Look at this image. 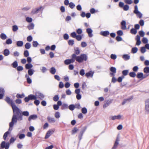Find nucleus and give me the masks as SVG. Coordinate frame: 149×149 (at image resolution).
Instances as JSON below:
<instances>
[{
    "label": "nucleus",
    "mask_w": 149,
    "mask_h": 149,
    "mask_svg": "<svg viewBox=\"0 0 149 149\" xmlns=\"http://www.w3.org/2000/svg\"><path fill=\"white\" fill-rule=\"evenodd\" d=\"M16 96L17 98L19 99L23 98L25 96V95L24 93H22V94L17 93L16 95Z\"/></svg>",
    "instance_id": "30"
},
{
    "label": "nucleus",
    "mask_w": 149,
    "mask_h": 149,
    "mask_svg": "<svg viewBox=\"0 0 149 149\" xmlns=\"http://www.w3.org/2000/svg\"><path fill=\"white\" fill-rule=\"evenodd\" d=\"M54 132V131L51 130H49L48 131L46 134L45 136V139H47Z\"/></svg>",
    "instance_id": "8"
},
{
    "label": "nucleus",
    "mask_w": 149,
    "mask_h": 149,
    "mask_svg": "<svg viewBox=\"0 0 149 149\" xmlns=\"http://www.w3.org/2000/svg\"><path fill=\"white\" fill-rule=\"evenodd\" d=\"M35 101H34V104H36V106H38L39 105L40 102L39 100L36 99V100H34Z\"/></svg>",
    "instance_id": "62"
},
{
    "label": "nucleus",
    "mask_w": 149,
    "mask_h": 149,
    "mask_svg": "<svg viewBox=\"0 0 149 149\" xmlns=\"http://www.w3.org/2000/svg\"><path fill=\"white\" fill-rule=\"evenodd\" d=\"M79 130L76 127H74L72 131V134H74Z\"/></svg>",
    "instance_id": "34"
},
{
    "label": "nucleus",
    "mask_w": 149,
    "mask_h": 149,
    "mask_svg": "<svg viewBox=\"0 0 149 149\" xmlns=\"http://www.w3.org/2000/svg\"><path fill=\"white\" fill-rule=\"evenodd\" d=\"M65 64L66 65H69L71 63L69 59H66L64 61Z\"/></svg>",
    "instance_id": "64"
},
{
    "label": "nucleus",
    "mask_w": 149,
    "mask_h": 149,
    "mask_svg": "<svg viewBox=\"0 0 149 149\" xmlns=\"http://www.w3.org/2000/svg\"><path fill=\"white\" fill-rule=\"evenodd\" d=\"M68 109L71 111H73L75 108L74 105L73 104H70L68 107Z\"/></svg>",
    "instance_id": "31"
},
{
    "label": "nucleus",
    "mask_w": 149,
    "mask_h": 149,
    "mask_svg": "<svg viewBox=\"0 0 149 149\" xmlns=\"http://www.w3.org/2000/svg\"><path fill=\"white\" fill-rule=\"evenodd\" d=\"M25 77L26 78L27 82L28 84H30L31 83L32 80L27 74H25Z\"/></svg>",
    "instance_id": "18"
},
{
    "label": "nucleus",
    "mask_w": 149,
    "mask_h": 149,
    "mask_svg": "<svg viewBox=\"0 0 149 149\" xmlns=\"http://www.w3.org/2000/svg\"><path fill=\"white\" fill-rule=\"evenodd\" d=\"M36 96L32 94H30L24 98V100L26 102H28L30 100H33L37 99Z\"/></svg>",
    "instance_id": "3"
},
{
    "label": "nucleus",
    "mask_w": 149,
    "mask_h": 149,
    "mask_svg": "<svg viewBox=\"0 0 149 149\" xmlns=\"http://www.w3.org/2000/svg\"><path fill=\"white\" fill-rule=\"evenodd\" d=\"M34 72V70L33 69H29L28 71V74L29 76H31L33 74Z\"/></svg>",
    "instance_id": "25"
},
{
    "label": "nucleus",
    "mask_w": 149,
    "mask_h": 149,
    "mask_svg": "<svg viewBox=\"0 0 149 149\" xmlns=\"http://www.w3.org/2000/svg\"><path fill=\"white\" fill-rule=\"evenodd\" d=\"M75 6V4L72 2H70L69 4V7L71 9H73Z\"/></svg>",
    "instance_id": "47"
},
{
    "label": "nucleus",
    "mask_w": 149,
    "mask_h": 149,
    "mask_svg": "<svg viewBox=\"0 0 149 149\" xmlns=\"http://www.w3.org/2000/svg\"><path fill=\"white\" fill-rule=\"evenodd\" d=\"M136 77L138 79H140L141 78H144L145 77H143V74L142 72H139L136 75Z\"/></svg>",
    "instance_id": "22"
},
{
    "label": "nucleus",
    "mask_w": 149,
    "mask_h": 149,
    "mask_svg": "<svg viewBox=\"0 0 149 149\" xmlns=\"http://www.w3.org/2000/svg\"><path fill=\"white\" fill-rule=\"evenodd\" d=\"M26 21L28 22H31L32 21V19L31 18L29 17H27L26 18Z\"/></svg>",
    "instance_id": "61"
},
{
    "label": "nucleus",
    "mask_w": 149,
    "mask_h": 149,
    "mask_svg": "<svg viewBox=\"0 0 149 149\" xmlns=\"http://www.w3.org/2000/svg\"><path fill=\"white\" fill-rule=\"evenodd\" d=\"M100 34L104 36H106L109 34V32L108 31H102L100 32Z\"/></svg>",
    "instance_id": "16"
},
{
    "label": "nucleus",
    "mask_w": 149,
    "mask_h": 149,
    "mask_svg": "<svg viewBox=\"0 0 149 149\" xmlns=\"http://www.w3.org/2000/svg\"><path fill=\"white\" fill-rule=\"evenodd\" d=\"M24 56L25 57H27L29 55V51L27 50H25L24 51Z\"/></svg>",
    "instance_id": "48"
},
{
    "label": "nucleus",
    "mask_w": 149,
    "mask_h": 149,
    "mask_svg": "<svg viewBox=\"0 0 149 149\" xmlns=\"http://www.w3.org/2000/svg\"><path fill=\"white\" fill-rule=\"evenodd\" d=\"M77 55L75 54H73L72 55V58L69 59L71 63H74L75 60H76Z\"/></svg>",
    "instance_id": "13"
},
{
    "label": "nucleus",
    "mask_w": 149,
    "mask_h": 149,
    "mask_svg": "<svg viewBox=\"0 0 149 149\" xmlns=\"http://www.w3.org/2000/svg\"><path fill=\"white\" fill-rule=\"evenodd\" d=\"M59 97L58 95H55L53 97V100L54 101H57L59 100Z\"/></svg>",
    "instance_id": "57"
},
{
    "label": "nucleus",
    "mask_w": 149,
    "mask_h": 149,
    "mask_svg": "<svg viewBox=\"0 0 149 149\" xmlns=\"http://www.w3.org/2000/svg\"><path fill=\"white\" fill-rule=\"evenodd\" d=\"M81 111L84 114H86L87 112V110L86 108L85 107L82 108L81 109Z\"/></svg>",
    "instance_id": "33"
},
{
    "label": "nucleus",
    "mask_w": 149,
    "mask_h": 149,
    "mask_svg": "<svg viewBox=\"0 0 149 149\" xmlns=\"http://www.w3.org/2000/svg\"><path fill=\"white\" fill-rule=\"evenodd\" d=\"M10 134V132L9 131H7L4 134L3 136V138L4 140H6L7 137L8 135Z\"/></svg>",
    "instance_id": "43"
},
{
    "label": "nucleus",
    "mask_w": 149,
    "mask_h": 149,
    "mask_svg": "<svg viewBox=\"0 0 149 149\" xmlns=\"http://www.w3.org/2000/svg\"><path fill=\"white\" fill-rule=\"evenodd\" d=\"M87 56L86 54H81L80 56H77L76 61L79 63L82 62L84 61H86Z\"/></svg>",
    "instance_id": "2"
},
{
    "label": "nucleus",
    "mask_w": 149,
    "mask_h": 149,
    "mask_svg": "<svg viewBox=\"0 0 149 149\" xmlns=\"http://www.w3.org/2000/svg\"><path fill=\"white\" fill-rule=\"evenodd\" d=\"M125 77L123 76L119 77L117 79V81L119 83L121 82L122 81L123 79Z\"/></svg>",
    "instance_id": "40"
},
{
    "label": "nucleus",
    "mask_w": 149,
    "mask_h": 149,
    "mask_svg": "<svg viewBox=\"0 0 149 149\" xmlns=\"http://www.w3.org/2000/svg\"><path fill=\"white\" fill-rule=\"evenodd\" d=\"M18 28L16 25H14L12 26V30L14 32H15L17 30Z\"/></svg>",
    "instance_id": "44"
},
{
    "label": "nucleus",
    "mask_w": 149,
    "mask_h": 149,
    "mask_svg": "<svg viewBox=\"0 0 149 149\" xmlns=\"http://www.w3.org/2000/svg\"><path fill=\"white\" fill-rule=\"evenodd\" d=\"M126 22L125 20H123L121 23V29L123 30H125L126 29Z\"/></svg>",
    "instance_id": "11"
},
{
    "label": "nucleus",
    "mask_w": 149,
    "mask_h": 149,
    "mask_svg": "<svg viewBox=\"0 0 149 149\" xmlns=\"http://www.w3.org/2000/svg\"><path fill=\"white\" fill-rule=\"evenodd\" d=\"M145 109L146 112L149 113V98L145 101Z\"/></svg>",
    "instance_id": "5"
},
{
    "label": "nucleus",
    "mask_w": 149,
    "mask_h": 149,
    "mask_svg": "<svg viewBox=\"0 0 149 149\" xmlns=\"http://www.w3.org/2000/svg\"><path fill=\"white\" fill-rule=\"evenodd\" d=\"M25 135L24 134H20L19 136V138L21 139L24 138L25 137Z\"/></svg>",
    "instance_id": "60"
},
{
    "label": "nucleus",
    "mask_w": 149,
    "mask_h": 149,
    "mask_svg": "<svg viewBox=\"0 0 149 149\" xmlns=\"http://www.w3.org/2000/svg\"><path fill=\"white\" fill-rule=\"evenodd\" d=\"M119 141V139L117 138L114 144L111 149H115L116 148L117 146L119 144L118 142Z\"/></svg>",
    "instance_id": "14"
},
{
    "label": "nucleus",
    "mask_w": 149,
    "mask_h": 149,
    "mask_svg": "<svg viewBox=\"0 0 149 149\" xmlns=\"http://www.w3.org/2000/svg\"><path fill=\"white\" fill-rule=\"evenodd\" d=\"M33 65L31 63H28L26 64L25 65V68L27 70H29V69H32L31 68L33 67Z\"/></svg>",
    "instance_id": "17"
},
{
    "label": "nucleus",
    "mask_w": 149,
    "mask_h": 149,
    "mask_svg": "<svg viewBox=\"0 0 149 149\" xmlns=\"http://www.w3.org/2000/svg\"><path fill=\"white\" fill-rule=\"evenodd\" d=\"M135 14H136L137 17L140 18H141L142 17V14L140 11Z\"/></svg>",
    "instance_id": "56"
},
{
    "label": "nucleus",
    "mask_w": 149,
    "mask_h": 149,
    "mask_svg": "<svg viewBox=\"0 0 149 149\" xmlns=\"http://www.w3.org/2000/svg\"><path fill=\"white\" fill-rule=\"evenodd\" d=\"M139 34L140 36L143 37L145 35V33L143 31H140L139 32Z\"/></svg>",
    "instance_id": "59"
},
{
    "label": "nucleus",
    "mask_w": 149,
    "mask_h": 149,
    "mask_svg": "<svg viewBox=\"0 0 149 149\" xmlns=\"http://www.w3.org/2000/svg\"><path fill=\"white\" fill-rule=\"evenodd\" d=\"M134 10L133 12L134 14L137 13L139 12L138 10V6L137 5H135L134 7Z\"/></svg>",
    "instance_id": "45"
},
{
    "label": "nucleus",
    "mask_w": 149,
    "mask_h": 149,
    "mask_svg": "<svg viewBox=\"0 0 149 149\" xmlns=\"http://www.w3.org/2000/svg\"><path fill=\"white\" fill-rule=\"evenodd\" d=\"M138 50V48L136 47H134L132 49V52L133 54H135L137 52Z\"/></svg>",
    "instance_id": "39"
},
{
    "label": "nucleus",
    "mask_w": 149,
    "mask_h": 149,
    "mask_svg": "<svg viewBox=\"0 0 149 149\" xmlns=\"http://www.w3.org/2000/svg\"><path fill=\"white\" fill-rule=\"evenodd\" d=\"M32 44L33 46L34 47H36L39 45L38 42L36 41H33Z\"/></svg>",
    "instance_id": "49"
},
{
    "label": "nucleus",
    "mask_w": 149,
    "mask_h": 149,
    "mask_svg": "<svg viewBox=\"0 0 149 149\" xmlns=\"http://www.w3.org/2000/svg\"><path fill=\"white\" fill-rule=\"evenodd\" d=\"M121 116L120 115H118L117 116H112L110 117V118L111 119L114 120L116 119L119 120L121 118Z\"/></svg>",
    "instance_id": "12"
},
{
    "label": "nucleus",
    "mask_w": 149,
    "mask_h": 149,
    "mask_svg": "<svg viewBox=\"0 0 149 149\" xmlns=\"http://www.w3.org/2000/svg\"><path fill=\"white\" fill-rule=\"evenodd\" d=\"M69 45L72 46L74 44V40H70L68 41Z\"/></svg>",
    "instance_id": "54"
},
{
    "label": "nucleus",
    "mask_w": 149,
    "mask_h": 149,
    "mask_svg": "<svg viewBox=\"0 0 149 149\" xmlns=\"http://www.w3.org/2000/svg\"><path fill=\"white\" fill-rule=\"evenodd\" d=\"M13 67L14 68H16L18 66V63L17 61H15L12 64Z\"/></svg>",
    "instance_id": "42"
},
{
    "label": "nucleus",
    "mask_w": 149,
    "mask_h": 149,
    "mask_svg": "<svg viewBox=\"0 0 149 149\" xmlns=\"http://www.w3.org/2000/svg\"><path fill=\"white\" fill-rule=\"evenodd\" d=\"M129 70H123L122 71V74L124 76H126L127 75Z\"/></svg>",
    "instance_id": "29"
},
{
    "label": "nucleus",
    "mask_w": 149,
    "mask_h": 149,
    "mask_svg": "<svg viewBox=\"0 0 149 149\" xmlns=\"http://www.w3.org/2000/svg\"><path fill=\"white\" fill-rule=\"evenodd\" d=\"M122 58L125 61H127L130 58V56L128 54H125L123 55Z\"/></svg>",
    "instance_id": "20"
},
{
    "label": "nucleus",
    "mask_w": 149,
    "mask_h": 149,
    "mask_svg": "<svg viewBox=\"0 0 149 149\" xmlns=\"http://www.w3.org/2000/svg\"><path fill=\"white\" fill-rule=\"evenodd\" d=\"M129 76L132 77L134 78L136 76V74L134 72H130L129 74Z\"/></svg>",
    "instance_id": "36"
},
{
    "label": "nucleus",
    "mask_w": 149,
    "mask_h": 149,
    "mask_svg": "<svg viewBox=\"0 0 149 149\" xmlns=\"http://www.w3.org/2000/svg\"><path fill=\"white\" fill-rule=\"evenodd\" d=\"M68 108V105L65 103L63 104L62 106L61 109H64Z\"/></svg>",
    "instance_id": "53"
},
{
    "label": "nucleus",
    "mask_w": 149,
    "mask_h": 149,
    "mask_svg": "<svg viewBox=\"0 0 149 149\" xmlns=\"http://www.w3.org/2000/svg\"><path fill=\"white\" fill-rule=\"evenodd\" d=\"M10 143L8 142L6 143L5 141H2L0 144V149H8L10 146Z\"/></svg>",
    "instance_id": "4"
},
{
    "label": "nucleus",
    "mask_w": 149,
    "mask_h": 149,
    "mask_svg": "<svg viewBox=\"0 0 149 149\" xmlns=\"http://www.w3.org/2000/svg\"><path fill=\"white\" fill-rule=\"evenodd\" d=\"M118 36H121L123 35V32L121 30H118L117 32Z\"/></svg>",
    "instance_id": "63"
},
{
    "label": "nucleus",
    "mask_w": 149,
    "mask_h": 149,
    "mask_svg": "<svg viewBox=\"0 0 149 149\" xmlns=\"http://www.w3.org/2000/svg\"><path fill=\"white\" fill-rule=\"evenodd\" d=\"M110 71L111 72H113V73H116V68L113 67H111L110 68Z\"/></svg>",
    "instance_id": "32"
},
{
    "label": "nucleus",
    "mask_w": 149,
    "mask_h": 149,
    "mask_svg": "<svg viewBox=\"0 0 149 149\" xmlns=\"http://www.w3.org/2000/svg\"><path fill=\"white\" fill-rule=\"evenodd\" d=\"M140 51L142 53H144L146 51V48L144 47H141Z\"/></svg>",
    "instance_id": "51"
},
{
    "label": "nucleus",
    "mask_w": 149,
    "mask_h": 149,
    "mask_svg": "<svg viewBox=\"0 0 149 149\" xmlns=\"http://www.w3.org/2000/svg\"><path fill=\"white\" fill-rule=\"evenodd\" d=\"M23 67L21 66H18L17 68V70L18 71H22L23 70Z\"/></svg>",
    "instance_id": "55"
},
{
    "label": "nucleus",
    "mask_w": 149,
    "mask_h": 149,
    "mask_svg": "<svg viewBox=\"0 0 149 149\" xmlns=\"http://www.w3.org/2000/svg\"><path fill=\"white\" fill-rule=\"evenodd\" d=\"M47 119L49 123H53L55 122V120L54 118H51L49 116H48L47 117Z\"/></svg>",
    "instance_id": "23"
},
{
    "label": "nucleus",
    "mask_w": 149,
    "mask_h": 149,
    "mask_svg": "<svg viewBox=\"0 0 149 149\" xmlns=\"http://www.w3.org/2000/svg\"><path fill=\"white\" fill-rule=\"evenodd\" d=\"M23 45V42L22 41H18L16 42V45L18 47H21Z\"/></svg>",
    "instance_id": "24"
},
{
    "label": "nucleus",
    "mask_w": 149,
    "mask_h": 149,
    "mask_svg": "<svg viewBox=\"0 0 149 149\" xmlns=\"http://www.w3.org/2000/svg\"><path fill=\"white\" fill-rule=\"evenodd\" d=\"M86 32L88 34L90 37H92L93 36L92 33L93 32V30L90 28H88L86 29Z\"/></svg>",
    "instance_id": "9"
},
{
    "label": "nucleus",
    "mask_w": 149,
    "mask_h": 149,
    "mask_svg": "<svg viewBox=\"0 0 149 149\" xmlns=\"http://www.w3.org/2000/svg\"><path fill=\"white\" fill-rule=\"evenodd\" d=\"M50 72L52 74H54L55 73L56 70L55 68L52 67L49 70Z\"/></svg>",
    "instance_id": "26"
},
{
    "label": "nucleus",
    "mask_w": 149,
    "mask_h": 149,
    "mask_svg": "<svg viewBox=\"0 0 149 149\" xmlns=\"http://www.w3.org/2000/svg\"><path fill=\"white\" fill-rule=\"evenodd\" d=\"M94 72L91 71H90L88 72H87L85 74V76L87 77H92L93 76Z\"/></svg>",
    "instance_id": "19"
},
{
    "label": "nucleus",
    "mask_w": 149,
    "mask_h": 149,
    "mask_svg": "<svg viewBox=\"0 0 149 149\" xmlns=\"http://www.w3.org/2000/svg\"><path fill=\"white\" fill-rule=\"evenodd\" d=\"M143 71L146 73H149V67H146L143 69Z\"/></svg>",
    "instance_id": "46"
},
{
    "label": "nucleus",
    "mask_w": 149,
    "mask_h": 149,
    "mask_svg": "<svg viewBox=\"0 0 149 149\" xmlns=\"http://www.w3.org/2000/svg\"><path fill=\"white\" fill-rule=\"evenodd\" d=\"M12 41L10 38L7 39L5 43L7 45H10L12 43Z\"/></svg>",
    "instance_id": "41"
},
{
    "label": "nucleus",
    "mask_w": 149,
    "mask_h": 149,
    "mask_svg": "<svg viewBox=\"0 0 149 149\" xmlns=\"http://www.w3.org/2000/svg\"><path fill=\"white\" fill-rule=\"evenodd\" d=\"M123 9L125 11L128 10L129 8V6L128 5H125L123 7Z\"/></svg>",
    "instance_id": "50"
},
{
    "label": "nucleus",
    "mask_w": 149,
    "mask_h": 149,
    "mask_svg": "<svg viewBox=\"0 0 149 149\" xmlns=\"http://www.w3.org/2000/svg\"><path fill=\"white\" fill-rule=\"evenodd\" d=\"M3 54L5 56H7L10 54L9 50L7 49H4L3 52Z\"/></svg>",
    "instance_id": "21"
},
{
    "label": "nucleus",
    "mask_w": 149,
    "mask_h": 149,
    "mask_svg": "<svg viewBox=\"0 0 149 149\" xmlns=\"http://www.w3.org/2000/svg\"><path fill=\"white\" fill-rule=\"evenodd\" d=\"M42 8V6L39 7L37 8L33 9L31 12V14L33 15H34L36 14H37L38 13L39 11H40L41 9Z\"/></svg>",
    "instance_id": "6"
},
{
    "label": "nucleus",
    "mask_w": 149,
    "mask_h": 149,
    "mask_svg": "<svg viewBox=\"0 0 149 149\" xmlns=\"http://www.w3.org/2000/svg\"><path fill=\"white\" fill-rule=\"evenodd\" d=\"M35 94L36 96H38V98L41 100H42L45 97V95L39 91L36 92Z\"/></svg>",
    "instance_id": "7"
},
{
    "label": "nucleus",
    "mask_w": 149,
    "mask_h": 149,
    "mask_svg": "<svg viewBox=\"0 0 149 149\" xmlns=\"http://www.w3.org/2000/svg\"><path fill=\"white\" fill-rule=\"evenodd\" d=\"M31 44L29 42L26 43L25 45V48L27 49H29L31 48Z\"/></svg>",
    "instance_id": "35"
},
{
    "label": "nucleus",
    "mask_w": 149,
    "mask_h": 149,
    "mask_svg": "<svg viewBox=\"0 0 149 149\" xmlns=\"http://www.w3.org/2000/svg\"><path fill=\"white\" fill-rule=\"evenodd\" d=\"M148 40L146 38L144 37L142 39V42L144 44H146L148 43Z\"/></svg>",
    "instance_id": "52"
},
{
    "label": "nucleus",
    "mask_w": 149,
    "mask_h": 149,
    "mask_svg": "<svg viewBox=\"0 0 149 149\" xmlns=\"http://www.w3.org/2000/svg\"><path fill=\"white\" fill-rule=\"evenodd\" d=\"M34 25L33 23H31L27 27L29 30L33 29H34Z\"/></svg>",
    "instance_id": "28"
},
{
    "label": "nucleus",
    "mask_w": 149,
    "mask_h": 149,
    "mask_svg": "<svg viewBox=\"0 0 149 149\" xmlns=\"http://www.w3.org/2000/svg\"><path fill=\"white\" fill-rule=\"evenodd\" d=\"M0 38L2 40H4L7 38V36L6 34L4 33H1L0 35Z\"/></svg>",
    "instance_id": "27"
},
{
    "label": "nucleus",
    "mask_w": 149,
    "mask_h": 149,
    "mask_svg": "<svg viewBox=\"0 0 149 149\" xmlns=\"http://www.w3.org/2000/svg\"><path fill=\"white\" fill-rule=\"evenodd\" d=\"M137 32V30L134 28H132L130 30V33L133 34H136Z\"/></svg>",
    "instance_id": "38"
},
{
    "label": "nucleus",
    "mask_w": 149,
    "mask_h": 149,
    "mask_svg": "<svg viewBox=\"0 0 149 149\" xmlns=\"http://www.w3.org/2000/svg\"><path fill=\"white\" fill-rule=\"evenodd\" d=\"M37 118V116L36 115L33 114L30 116L28 118V120L30 121L31 120H34Z\"/></svg>",
    "instance_id": "15"
},
{
    "label": "nucleus",
    "mask_w": 149,
    "mask_h": 149,
    "mask_svg": "<svg viewBox=\"0 0 149 149\" xmlns=\"http://www.w3.org/2000/svg\"><path fill=\"white\" fill-rule=\"evenodd\" d=\"M5 101L9 104H10L12 108L13 114L12 118L11 125L17 123V121H20L23 120V116L28 117L29 113L28 111H22L17 107L14 103L13 100H11L8 96L6 97Z\"/></svg>",
    "instance_id": "1"
},
{
    "label": "nucleus",
    "mask_w": 149,
    "mask_h": 149,
    "mask_svg": "<svg viewBox=\"0 0 149 149\" xmlns=\"http://www.w3.org/2000/svg\"><path fill=\"white\" fill-rule=\"evenodd\" d=\"M74 50L75 51L74 53H75L77 54L78 55L80 53V51L79 50V49L78 47H76L74 48Z\"/></svg>",
    "instance_id": "37"
},
{
    "label": "nucleus",
    "mask_w": 149,
    "mask_h": 149,
    "mask_svg": "<svg viewBox=\"0 0 149 149\" xmlns=\"http://www.w3.org/2000/svg\"><path fill=\"white\" fill-rule=\"evenodd\" d=\"M133 98L132 96H131L129 98L125 99L122 103V105H123L126 103L130 102L131 100L133 99Z\"/></svg>",
    "instance_id": "10"
},
{
    "label": "nucleus",
    "mask_w": 149,
    "mask_h": 149,
    "mask_svg": "<svg viewBox=\"0 0 149 149\" xmlns=\"http://www.w3.org/2000/svg\"><path fill=\"white\" fill-rule=\"evenodd\" d=\"M111 58L113 60H115L117 58V56L115 54H112L110 56Z\"/></svg>",
    "instance_id": "58"
}]
</instances>
